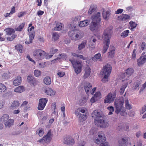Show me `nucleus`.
Listing matches in <instances>:
<instances>
[{"label": "nucleus", "instance_id": "nucleus-1", "mask_svg": "<svg viewBox=\"0 0 146 146\" xmlns=\"http://www.w3.org/2000/svg\"><path fill=\"white\" fill-rule=\"evenodd\" d=\"M112 28L110 27L105 30L103 35V42L105 44L102 50V52L104 53L107 51L110 44V39L112 34L111 30Z\"/></svg>", "mask_w": 146, "mask_h": 146}, {"label": "nucleus", "instance_id": "nucleus-2", "mask_svg": "<svg viewBox=\"0 0 146 146\" xmlns=\"http://www.w3.org/2000/svg\"><path fill=\"white\" fill-rule=\"evenodd\" d=\"M124 101L123 97L117 98L114 102L115 108V113L117 114H120L121 115H125V110L123 106Z\"/></svg>", "mask_w": 146, "mask_h": 146}, {"label": "nucleus", "instance_id": "nucleus-3", "mask_svg": "<svg viewBox=\"0 0 146 146\" xmlns=\"http://www.w3.org/2000/svg\"><path fill=\"white\" fill-rule=\"evenodd\" d=\"M92 22L90 24L89 29L92 31H96L100 26V23L101 21L100 13L97 12L91 17Z\"/></svg>", "mask_w": 146, "mask_h": 146}, {"label": "nucleus", "instance_id": "nucleus-4", "mask_svg": "<svg viewBox=\"0 0 146 146\" xmlns=\"http://www.w3.org/2000/svg\"><path fill=\"white\" fill-rule=\"evenodd\" d=\"M111 70V66L109 64L106 65L102 68L100 74L102 78V81L103 82H107L108 81Z\"/></svg>", "mask_w": 146, "mask_h": 146}, {"label": "nucleus", "instance_id": "nucleus-5", "mask_svg": "<svg viewBox=\"0 0 146 146\" xmlns=\"http://www.w3.org/2000/svg\"><path fill=\"white\" fill-rule=\"evenodd\" d=\"M86 109L84 108H79L76 109L74 111V113L76 116L78 117L79 121L83 122L86 119Z\"/></svg>", "mask_w": 146, "mask_h": 146}, {"label": "nucleus", "instance_id": "nucleus-6", "mask_svg": "<svg viewBox=\"0 0 146 146\" xmlns=\"http://www.w3.org/2000/svg\"><path fill=\"white\" fill-rule=\"evenodd\" d=\"M52 137V134L51 133V130H49L47 134L44 136L42 139L37 141V142L46 145L49 144L50 142Z\"/></svg>", "mask_w": 146, "mask_h": 146}, {"label": "nucleus", "instance_id": "nucleus-7", "mask_svg": "<svg viewBox=\"0 0 146 146\" xmlns=\"http://www.w3.org/2000/svg\"><path fill=\"white\" fill-rule=\"evenodd\" d=\"M72 64L73 68L74 69L75 72L77 74L80 73L82 70L83 67L82 63L81 62L78 61H74L70 60Z\"/></svg>", "mask_w": 146, "mask_h": 146}, {"label": "nucleus", "instance_id": "nucleus-8", "mask_svg": "<svg viewBox=\"0 0 146 146\" xmlns=\"http://www.w3.org/2000/svg\"><path fill=\"white\" fill-rule=\"evenodd\" d=\"M33 56L38 60L43 58L45 54V52L40 49H36L33 52Z\"/></svg>", "mask_w": 146, "mask_h": 146}, {"label": "nucleus", "instance_id": "nucleus-9", "mask_svg": "<svg viewBox=\"0 0 146 146\" xmlns=\"http://www.w3.org/2000/svg\"><path fill=\"white\" fill-rule=\"evenodd\" d=\"M4 31L5 32L6 34L8 36L12 35L11 37H8L7 38V39L8 40L13 41L17 36L15 34H13L15 32V30L13 28H8L5 29Z\"/></svg>", "mask_w": 146, "mask_h": 146}, {"label": "nucleus", "instance_id": "nucleus-10", "mask_svg": "<svg viewBox=\"0 0 146 146\" xmlns=\"http://www.w3.org/2000/svg\"><path fill=\"white\" fill-rule=\"evenodd\" d=\"M116 96V91L109 93L105 97L104 100L105 103L110 104L112 103L115 99Z\"/></svg>", "mask_w": 146, "mask_h": 146}, {"label": "nucleus", "instance_id": "nucleus-11", "mask_svg": "<svg viewBox=\"0 0 146 146\" xmlns=\"http://www.w3.org/2000/svg\"><path fill=\"white\" fill-rule=\"evenodd\" d=\"M93 140L94 142L97 144H99L104 142L106 140V138L104 134L103 133H101L99 134L97 137L96 136L94 137Z\"/></svg>", "mask_w": 146, "mask_h": 146}, {"label": "nucleus", "instance_id": "nucleus-12", "mask_svg": "<svg viewBox=\"0 0 146 146\" xmlns=\"http://www.w3.org/2000/svg\"><path fill=\"white\" fill-rule=\"evenodd\" d=\"M96 125L98 126L103 128H105L108 127L109 126V123L108 122L105 120L104 118L101 117L99 120H98L97 122V124Z\"/></svg>", "mask_w": 146, "mask_h": 146}, {"label": "nucleus", "instance_id": "nucleus-13", "mask_svg": "<svg viewBox=\"0 0 146 146\" xmlns=\"http://www.w3.org/2000/svg\"><path fill=\"white\" fill-rule=\"evenodd\" d=\"M92 116L94 120L95 123L97 124L98 120H100L101 117H103L102 115L101 114L99 111L98 110H94L92 113Z\"/></svg>", "mask_w": 146, "mask_h": 146}, {"label": "nucleus", "instance_id": "nucleus-14", "mask_svg": "<svg viewBox=\"0 0 146 146\" xmlns=\"http://www.w3.org/2000/svg\"><path fill=\"white\" fill-rule=\"evenodd\" d=\"M34 29V26L31 27L28 30V31L29 32V41L27 40L25 41V43L26 44H29L32 42V40L34 38L35 36V33L34 31H31L33 29Z\"/></svg>", "mask_w": 146, "mask_h": 146}, {"label": "nucleus", "instance_id": "nucleus-15", "mask_svg": "<svg viewBox=\"0 0 146 146\" xmlns=\"http://www.w3.org/2000/svg\"><path fill=\"white\" fill-rule=\"evenodd\" d=\"M123 83L122 84L119 90V93L121 94H122L125 91V89L127 87L128 84H130L132 80L129 79H126L123 81Z\"/></svg>", "mask_w": 146, "mask_h": 146}, {"label": "nucleus", "instance_id": "nucleus-16", "mask_svg": "<svg viewBox=\"0 0 146 146\" xmlns=\"http://www.w3.org/2000/svg\"><path fill=\"white\" fill-rule=\"evenodd\" d=\"M102 98V95L100 92L96 93L90 100V102L92 103L98 101Z\"/></svg>", "mask_w": 146, "mask_h": 146}, {"label": "nucleus", "instance_id": "nucleus-17", "mask_svg": "<svg viewBox=\"0 0 146 146\" xmlns=\"http://www.w3.org/2000/svg\"><path fill=\"white\" fill-rule=\"evenodd\" d=\"M146 61V55H141L137 59V64L139 66H142Z\"/></svg>", "mask_w": 146, "mask_h": 146}, {"label": "nucleus", "instance_id": "nucleus-18", "mask_svg": "<svg viewBox=\"0 0 146 146\" xmlns=\"http://www.w3.org/2000/svg\"><path fill=\"white\" fill-rule=\"evenodd\" d=\"M64 143L69 145H72L74 143V139L70 136L65 137L64 139Z\"/></svg>", "mask_w": 146, "mask_h": 146}, {"label": "nucleus", "instance_id": "nucleus-19", "mask_svg": "<svg viewBox=\"0 0 146 146\" xmlns=\"http://www.w3.org/2000/svg\"><path fill=\"white\" fill-rule=\"evenodd\" d=\"M84 72V75L83 77L84 79H85L90 76L91 72V69L88 66H87L85 67Z\"/></svg>", "mask_w": 146, "mask_h": 146}, {"label": "nucleus", "instance_id": "nucleus-20", "mask_svg": "<svg viewBox=\"0 0 146 146\" xmlns=\"http://www.w3.org/2000/svg\"><path fill=\"white\" fill-rule=\"evenodd\" d=\"M85 90L86 93H88L92 88L91 84L88 82H85L83 83Z\"/></svg>", "mask_w": 146, "mask_h": 146}, {"label": "nucleus", "instance_id": "nucleus-21", "mask_svg": "<svg viewBox=\"0 0 146 146\" xmlns=\"http://www.w3.org/2000/svg\"><path fill=\"white\" fill-rule=\"evenodd\" d=\"M68 35L71 40H73L76 41V32L72 31L69 32Z\"/></svg>", "mask_w": 146, "mask_h": 146}, {"label": "nucleus", "instance_id": "nucleus-22", "mask_svg": "<svg viewBox=\"0 0 146 146\" xmlns=\"http://www.w3.org/2000/svg\"><path fill=\"white\" fill-rule=\"evenodd\" d=\"M130 16L126 14H122L119 16L117 19L119 20L125 21L130 19Z\"/></svg>", "mask_w": 146, "mask_h": 146}, {"label": "nucleus", "instance_id": "nucleus-23", "mask_svg": "<svg viewBox=\"0 0 146 146\" xmlns=\"http://www.w3.org/2000/svg\"><path fill=\"white\" fill-rule=\"evenodd\" d=\"M22 81L21 78L20 76H17L15 79L13 81V84L15 86L20 85Z\"/></svg>", "mask_w": 146, "mask_h": 146}, {"label": "nucleus", "instance_id": "nucleus-24", "mask_svg": "<svg viewBox=\"0 0 146 146\" xmlns=\"http://www.w3.org/2000/svg\"><path fill=\"white\" fill-rule=\"evenodd\" d=\"M20 105L19 102L17 101H13L11 104L10 108L12 110H14L17 108Z\"/></svg>", "mask_w": 146, "mask_h": 146}, {"label": "nucleus", "instance_id": "nucleus-25", "mask_svg": "<svg viewBox=\"0 0 146 146\" xmlns=\"http://www.w3.org/2000/svg\"><path fill=\"white\" fill-rule=\"evenodd\" d=\"M45 93L48 95L51 96H54L56 94V91L51 88H48L45 90Z\"/></svg>", "mask_w": 146, "mask_h": 146}, {"label": "nucleus", "instance_id": "nucleus-26", "mask_svg": "<svg viewBox=\"0 0 146 146\" xmlns=\"http://www.w3.org/2000/svg\"><path fill=\"white\" fill-rule=\"evenodd\" d=\"M92 59L94 61H97V60L102 61V57L101 54L100 53L96 54L94 56L92 57Z\"/></svg>", "mask_w": 146, "mask_h": 146}, {"label": "nucleus", "instance_id": "nucleus-27", "mask_svg": "<svg viewBox=\"0 0 146 146\" xmlns=\"http://www.w3.org/2000/svg\"><path fill=\"white\" fill-rule=\"evenodd\" d=\"M115 48L113 46H110V51L108 52V56L109 57L112 58L114 56L115 54Z\"/></svg>", "mask_w": 146, "mask_h": 146}, {"label": "nucleus", "instance_id": "nucleus-28", "mask_svg": "<svg viewBox=\"0 0 146 146\" xmlns=\"http://www.w3.org/2000/svg\"><path fill=\"white\" fill-rule=\"evenodd\" d=\"M89 21L88 20H85L79 23V26L80 27H83L87 26L89 23Z\"/></svg>", "mask_w": 146, "mask_h": 146}, {"label": "nucleus", "instance_id": "nucleus-29", "mask_svg": "<svg viewBox=\"0 0 146 146\" xmlns=\"http://www.w3.org/2000/svg\"><path fill=\"white\" fill-rule=\"evenodd\" d=\"M24 90V87L23 86H20L14 89V91L16 93H19L23 92Z\"/></svg>", "mask_w": 146, "mask_h": 146}, {"label": "nucleus", "instance_id": "nucleus-30", "mask_svg": "<svg viewBox=\"0 0 146 146\" xmlns=\"http://www.w3.org/2000/svg\"><path fill=\"white\" fill-rule=\"evenodd\" d=\"M14 123V120L12 119H9L4 123L6 127H10L13 125Z\"/></svg>", "mask_w": 146, "mask_h": 146}, {"label": "nucleus", "instance_id": "nucleus-31", "mask_svg": "<svg viewBox=\"0 0 146 146\" xmlns=\"http://www.w3.org/2000/svg\"><path fill=\"white\" fill-rule=\"evenodd\" d=\"M43 83L46 85H49L51 83L50 78L49 76L45 77L43 80Z\"/></svg>", "mask_w": 146, "mask_h": 146}, {"label": "nucleus", "instance_id": "nucleus-32", "mask_svg": "<svg viewBox=\"0 0 146 146\" xmlns=\"http://www.w3.org/2000/svg\"><path fill=\"white\" fill-rule=\"evenodd\" d=\"M6 86L2 83H0V94L5 93L7 90Z\"/></svg>", "mask_w": 146, "mask_h": 146}, {"label": "nucleus", "instance_id": "nucleus-33", "mask_svg": "<svg viewBox=\"0 0 146 146\" xmlns=\"http://www.w3.org/2000/svg\"><path fill=\"white\" fill-rule=\"evenodd\" d=\"M110 15V12L109 11H104L102 13L103 18L106 20H108L109 19Z\"/></svg>", "mask_w": 146, "mask_h": 146}, {"label": "nucleus", "instance_id": "nucleus-34", "mask_svg": "<svg viewBox=\"0 0 146 146\" xmlns=\"http://www.w3.org/2000/svg\"><path fill=\"white\" fill-rule=\"evenodd\" d=\"M134 71V70L133 68H130L126 70L125 73L128 76H129L133 74Z\"/></svg>", "mask_w": 146, "mask_h": 146}, {"label": "nucleus", "instance_id": "nucleus-35", "mask_svg": "<svg viewBox=\"0 0 146 146\" xmlns=\"http://www.w3.org/2000/svg\"><path fill=\"white\" fill-rule=\"evenodd\" d=\"M141 82L140 81H137L135 82L133 86L132 89L134 90H138L139 88V86L141 84Z\"/></svg>", "mask_w": 146, "mask_h": 146}, {"label": "nucleus", "instance_id": "nucleus-36", "mask_svg": "<svg viewBox=\"0 0 146 146\" xmlns=\"http://www.w3.org/2000/svg\"><path fill=\"white\" fill-rule=\"evenodd\" d=\"M84 33L82 31L76 32V40H80L84 36Z\"/></svg>", "mask_w": 146, "mask_h": 146}, {"label": "nucleus", "instance_id": "nucleus-37", "mask_svg": "<svg viewBox=\"0 0 146 146\" xmlns=\"http://www.w3.org/2000/svg\"><path fill=\"white\" fill-rule=\"evenodd\" d=\"M9 118V115L8 114H3L0 118V120L4 123L7 121Z\"/></svg>", "mask_w": 146, "mask_h": 146}, {"label": "nucleus", "instance_id": "nucleus-38", "mask_svg": "<svg viewBox=\"0 0 146 146\" xmlns=\"http://www.w3.org/2000/svg\"><path fill=\"white\" fill-rule=\"evenodd\" d=\"M125 108L128 110L132 109V106L129 103L128 99H126L125 101Z\"/></svg>", "mask_w": 146, "mask_h": 146}, {"label": "nucleus", "instance_id": "nucleus-39", "mask_svg": "<svg viewBox=\"0 0 146 146\" xmlns=\"http://www.w3.org/2000/svg\"><path fill=\"white\" fill-rule=\"evenodd\" d=\"M129 29L132 31L133 29L135 28L137 26V24L134 22L130 21L129 23Z\"/></svg>", "mask_w": 146, "mask_h": 146}, {"label": "nucleus", "instance_id": "nucleus-40", "mask_svg": "<svg viewBox=\"0 0 146 146\" xmlns=\"http://www.w3.org/2000/svg\"><path fill=\"white\" fill-rule=\"evenodd\" d=\"M36 133L40 137H42L44 133V130L42 128H39L36 131Z\"/></svg>", "mask_w": 146, "mask_h": 146}, {"label": "nucleus", "instance_id": "nucleus-41", "mask_svg": "<svg viewBox=\"0 0 146 146\" xmlns=\"http://www.w3.org/2000/svg\"><path fill=\"white\" fill-rule=\"evenodd\" d=\"M33 74L35 77H38L41 75L42 72L40 70H35L34 71Z\"/></svg>", "mask_w": 146, "mask_h": 146}, {"label": "nucleus", "instance_id": "nucleus-42", "mask_svg": "<svg viewBox=\"0 0 146 146\" xmlns=\"http://www.w3.org/2000/svg\"><path fill=\"white\" fill-rule=\"evenodd\" d=\"M29 83L30 85L33 86H35L36 85L38 84V81L35 78L33 79L32 81H30Z\"/></svg>", "mask_w": 146, "mask_h": 146}, {"label": "nucleus", "instance_id": "nucleus-43", "mask_svg": "<svg viewBox=\"0 0 146 146\" xmlns=\"http://www.w3.org/2000/svg\"><path fill=\"white\" fill-rule=\"evenodd\" d=\"M25 24V22H23L18 27L15 29V30L17 31H22Z\"/></svg>", "mask_w": 146, "mask_h": 146}, {"label": "nucleus", "instance_id": "nucleus-44", "mask_svg": "<svg viewBox=\"0 0 146 146\" xmlns=\"http://www.w3.org/2000/svg\"><path fill=\"white\" fill-rule=\"evenodd\" d=\"M86 44V42H82L78 45V48L79 50H80L84 48Z\"/></svg>", "mask_w": 146, "mask_h": 146}, {"label": "nucleus", "instance_id": "nucleus-45", "mask_svg": "<svg viewBox=\"0 0 146 146\" xmlns=\"http://www.w3.org/2000/svg\"><path fill=\"white\" fill-rule=\"evenodd\" d=\"M96 9L95 6L93 5H91L90 7V8L88 11V13L91 14Z\"/></svg>", "mask_w": 146, "mask_h": 146}, {"label": "nucleus", "instance_id": "nucleus-46", "mask_svg": "<svg viewBox=\"0 0 146 146\" xmlns=\"http://www.w3.org/2000/svg\"><path fill=\"white\" fill-rule=\"evenodd\" d=\"M47 101L48 99L45 98H42L39 100V103L44 106H46Z\"/></svg>", "mask_w": 146, "mask_h": 146}, {"label": "nucleus", "instance_id": "nucleus-47", "mask_svg": "<svg viewBox=\"0 0 146 146\" xmlns=\"http://www.w3.org/2000/svg\"><path fill=\"white\" fill-rule=\"evenodd\" d=\"M139 46L140 51L144 50L146 49V43L144 42H142L141 44L139 45Z\"/></svg>", "mask_w": 146, "mask_h": 146}, {"label": "nucleus", "instance_id": "nucleus-48", "mask_svg": "<svg viewBox=\"0 0 146 146\" xmlns=\"http://www.w3.org/2000/svg\"><path fill=\"white\" fill-rule=\"evenodd\" d=\"M63 24L61 23H59L57 25L56 27L54 28V31H60V30L62 27Z\"/></svg>", "mask_w": 146, "mask_h": 146}, {"label": "nucleus", "instance_id": "nucleus-49", "mask_svg": "<svg viewBox=\"0 0 146 146\" xmlns=\"http://www.w3.org/2000/svg\"><path fill=\"white\" fill-rule=\"evenodd\" d=\"M129 33V30H126L123 31L121 34V36L125 38L127 36Z\"/></svg>", "mask_w": 146, "mask_h": 146}, {"label": "nucleus", "instance_id": "nucleus-50", "mask_svg": "<svg viewBox=\"0 0 146 146\" xmlns=\"http://www.w3.org/2000/svg\"><path fill=\"white\" fill-rule=\"evenodd\" d=\"M67 58V56L65 54H59V57H58L56 59H55L53 61H55L57 60L58 58L62 59H66Z\"/></svg>", "mask_w": 146, "mask_h": 146}, {"label": "nucleus", "instance_id": "nucleus-51", "mask_svg": "<svg viewBox=\"0 0 146 146\" xmlns=\"http://www.w3.org/2000/svg\"><path fill=\"white\" fill-rule=\"evenodd\" d=\"M107 109L109 110V112L108 114L109 115H112L113 112L114 111V108L112 106H110L107 108Z\"/></svg>", "mask_w": 146, "mask_h": 146}, {"label": "nucleus", "instance_id": "nucleus-52", "mask_svg": "<svg viewBox=\"0 0 146 146\" xmlns=\"http://www.w3.org/2000/svg\"><path fill=\"white\" fill-rule=\"evenodd\" d=\"M51 108L53 110L52 113L56 115L57 113H56V103L54 102L52 104Z\"/></svg>", "mask_w": 146, "mask_h": 146}, {"label": "nucleus", "instance_id": "nucleus-53", "mask_svg": "<svg viewBox=\"0 0 146 146\" xmlns=\"http://www.w3.org/2000/svg\"><path fill=\"white\" fill-rule=\"evenodd\" d=\"M16 49L19 52L21 53L22 52L23 47L21 44L17 45L15 46Z\"/></svg>", "mask_w": 146, "mask_h": 146}, {"label": "nucleus", "instance_id": "nucleus-54", "mask_svg": "<svg viewBox=\"0 0 146 146\" xmlns=\"http://www.w3.org/2000/svg\"><path fill=\"white\" fill-rule=\"evenodd\" d=\"M121 139L126 144L128 143V142L130 139L129 137L127 136L122 137H121Z\"/></svg>", "mask_w": 146, "mask_h": 146}, {"label": "nucleus", "instance_id": "nucleus-55", "mask_svg": "<svg viewBox=\"0 0 146 146\" xmlns=\"http://www.w3.org/2000/svg\"><path fill=\"white\" fill-rule=\"evenodd\" d=\"M119 146H126L127 144L121 139L118 141Z\"/></svg>", "mask_w": 146, "mask_h": 146}, {"label": "nucleus", "instance_id": "nucleus-56", "mask_svg": "<svg viewBox=\"0 0 146 146\" xmlns=\"http://www.w3.org/2000/svg\"><path fill=\"white\" fill-rule=\"evenodd\" d=\"M59 38V35L56 33H54L52 34V39L54 40H57Z\"/></svg>", "mask_w": 146, "mask_h": 146}, {"label": "nucleus", "instance_id": "nucleus-57", "mask_svg": "<svg viewBox=\"0 0 146 146\" xmlns=\"http://www.w3.org/2000/svg\"><path fill=\"white\" fill-rule=\"evenodd\" d=\"M5 102L1 100H0V109H3L5 107Z\"/></svg>", "mask_w": 146, "mask_h": 146}, {"label": "nucleus", "instance_id": "nucleus-58", "mask_svg": "<svg viewBox=\"0 0 146 146\" xmlns=\"http://www.w3.org/2000/svg\"><path fill=\"white\" fill-rule=\"evenodd\" d=\"M45 106L42 105L41 103H39L38 109L39 110H43Z\"/></svg>", "mask_w": 146, "mask_h": 146}, {"label": "nucleus", "instance_id": "nucleus-59", "mask_svg": "<svg viewBox=\"0 0 146 146\" xmlns=\"http://www.w3.org/2000/svg\"><path fill=\"white\" fill-rule=\"evenodd\" d=\"M136 50L134 49L133 50V52L132 54L131 60H134L136 58V54L135 53Z\"/></svg>", "mask_w": 146, "mask_h": 146}, {"label": "nucleus", "instance_id": "nucleus-60", "mask_svg": "<svg viewBox=\"0 0 146 146\" xmlns=\"http://www.w3.org/2000/svg\"><path fill=\"white\" fill-rule=\"evenodd\" d=\"M35 78L33 76L29 75L27 77V81L29 83Z\"/></svg>", "mask_w": 146, "mask_h": 146}, {"label": "nucleus", "instance_id": "nucleus-61", "mask_svg": "<svg viewBox=\"0 0 146 146\" xmlns=\"http://www.w3.org/2000/svg\"><path fill=\"white\" fill-rule=\"evenodd\" d=\"M146 111V104L142 108L141 110L140 111V114H142Z\"/></svg>", "mask_w": 146, "mask_h": 146}, {"label": "nucleus", "instance_id": "nucleus-62", "mask_svg": "<svg viewBox=\"0 0 146 146\" xmlns=\"http://www.w3.org/2000/svg\"><path fill=\"white\" fill-rule=\"evenodd\" d=\"M123 10L122 9H118L115 11V13L116 14H118L121 13L123 11Z\"/></svg>", "mask_w": 146, "mask_h": 146}, {"label": "nucleus", "instance_id": "nucleus-63", "mask_svg": "<svg viewBox=\"0 0 146 146\" xmlns=\"http://www.w3.org/2000/svg\"><path fill=\"white\" fill-rule=\"evenodd\" d=\"M65 74V73L64 72H60L57 73V75L60 77H63Z\"/></svg>", "mask_w": 146, "mask_h": 146}, {"label": "nucleus", "instance_id": "nucleus-64", "mask_svg": "<svg viewBox=\"0 0 146 146\" xmlns=\"http://www.w3.org/2000/svg\"><path fill=\"white\" fill-rule=\"evenodd\" d=\"M86 142L84 141H81L79 142L78 146H85Z\"/></svg>", "mask_w": 146, "mask_h": 146}]
</instances>
